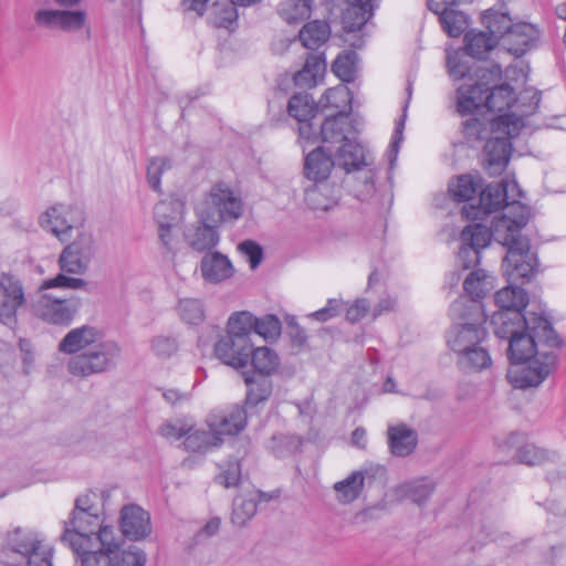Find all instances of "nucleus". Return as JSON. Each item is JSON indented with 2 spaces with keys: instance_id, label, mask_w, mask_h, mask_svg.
I'll return each instance as SVG.
<instances>
[{
  "instance_id": "obj_1",
  "label": "nucleus",
  "mask_w": 566,
  "mask_h": 566,
  "mask_svg": "<svg viewBox=\"0 0 566 566\" xmlns=\"http://www.w3.org/2000/svg\"><path fill=\"white\" fill-rule=\"evenodd\" d=\"M495 334L509 339L507 355L512 367L507 378L514 387H537L555 368V350L562 340L544 316L528 312L521 323L502 325Z\"/></svg>"
},
{
  "instance_id": "obj_2",
  "label": "nucleus",
  "mask_w": 566,
  "mask_h": 566,
  "mask_svg": "<svg viewBox=\"0 0 566 566\" xmlns=\"http://www.w3.org/2000/svg\"><path fill=\"white\" fill-rule=\"evenodd\" d=\"M322 142L335 151L337 165L345 171V187L359 200L374 193L375 172L367 163L364 147L357 143V133L345 116H328L321 126Z\"/></svg>"
},
{
  "instance_id": "obj_3",
  "label": "nucleus",
  "mask_w": 566,
  "mask_h": 566,
  "mask_svg": "<svg viewBox=\"0 0 566 566\" xmlns=\"http://www.w3.org/2000/svg\"><path fill=\"white\" fill-rule=\"evenodd\" d=\"M59 350L72 355L67 360V370L81 378L112 370L122 355L119 344L104 339L103 332L92 325L72 328L61 339Z\"/></svg>"
},
{
  "instance_id": "obj_4",
  "label": "nucleus",
  "mask_w": 566,
  "mask_h": 566,
  "mask_svg": "<svg viewBox=\"0 0 566 566\" xmlns=\"http://www.w3.org/2000/svg\"><path fill=\"white\" fill-rule=\"evenodd\" d=\"M530 210L521 202H513L506 207L501 217L492 223L493 239L507 248L503 259V274L507 281L530 280L537 270L536 254L531 250L528 239L521 235L526 226Z\"/></svg>"
},
{
  "instance_id": "obj_5",
  "label": "nucleus",
  "mask_w": 566,
  "mask_h": 566,
  "mask_svg": "<svg viewBox=\"0 0 566 566\" xmlns=\"http://www.w3.org/2000/svg\"><path fill=\"white\" fill-rule=\"evenodd\" d=\"M523 126L524 122L515 113H505L492 119L474 116L463 122V133L469 142L486 140L484 168L490 176H496L509 164L512 150L510 138L517 136Z\"/></svg>"
},
{
  "instance_id": "obj_6",
  "label": "nucleus",
  "mask_w": 566,
  "mask_h": 566,
  "mask_svg": "<svg viewBox=\"0 0 566 566\" xmlns=\"http://www.w3.org/2000/svg\"><path fill=\"white\" fill-rule=\"evenodd\" d=\"M94 253L95 245L93 235L86 231L80 232L76 239L66 245L59 256L57 263L62 273L44 281L41 289L63 287L70 290H85L87 286L85 280L67 276L65 273L75 275L84 274L90 266Z\"/></svg>"
},
{
  "instance_id": "obj_7",
  "label": "nucleus",
  "mask_w": 566,
  "mask_h": 566,
  "mask_svg": "<svg viewBox=\"0 0 566 566\" xmlns=\"http://www.w3.org/2000/svg\"><path fill=\"white\" fill-rule=\"evenodd\" d=\"M464 308V301L459 300L452 303L451 313L459 315L463 323L453 326L447 335V344L457 355V358L468 352L482 346L486 338V331L483 327L485 323V314L481 304H473Z\"/></svg>"
},
{
  "instance_id": "obj_8",
  "label": "nucleus",
  "mask_w": 566,
  "mask_h": 566,
  "mask_svg": "<svg viewBox=\"0 0 566 566\" xmlns=\"http://www.w3.org/2000/svg\"><path fill=\"white\" fill-rule=\"evenodd\" d=\"M81 0H54L60 9L41 8L33 14L38 28L49 31H60L69 34L83 33L85 40L92 39V28L88 13L84 9H67L80 3Z\"/></svg>"
},
{
  "instance_id": "obj_9",
  "label": "nucleus",
  "mask_w": 566,
  "mask_h": 566,
  "mask_svg": "<svg viewBox=\"0 0 566 566\" xmlns=\"http://www.w3.org/2000/svg\"><path fill=\"white\" fill-rule=\"evenodd\" d=\"M483 24L494 35L499 34L503 46L513 55L522 56L538 38L537 29L531 23L512 24L506 13L488 10L483 14Z\"/></svg>"
},
{
  "instance_id": "obj_10",
  "label": "nucleus",
  "mask_w": 566,
  "mask_h": 566,
  "mask_svg": "<svg viewBox=\"0 0 566 566\" xmlns=\"http://www.w3.org/2000/svg\"><path fill=\"white\" fill-rule=\"evenodd\" d=\"M195 211L201 222L220 224L238 220L243 213V203L230 187L216 184L196 203Z\"/></svg>"
},
{
  "instance_id": "obj_11",
  "label": "nucleus",
  "mask_w": 566,
  "mask_h": 566,
  "mask_svg": "<svg viewBox=\"0 0 566 566\" xmlns=\"http://www.w3.org/2000/svg\"><path fill=\"white\" fill-rule=\"evenodd\" d=\"M522 190L516 180L505 178L501 182L486 186L480 193L479 205L464 206L462 214L468 219H480L484 214L492 213L510 203L520 202Z\"/></svg>"
},
{
  "instance_id": "obj_12",
  "label": "nucleus",
  "mask_w": 566,
  "mask_h": 566,
  "mask_svg": "<svg viewBox=\"0 0 566 566\" xmlns=\"http://www.w3.org/2000/svg\"><path fill=\"white\" fill-rule=\"evenodd\" d=\"M7 546L25 558L28 566H52V548L38 533L15 528L8 534Z\"/></svg>"
},
{
  "instance_id": "obj_13",
  "label": "nucleus",
  "mask_w": 566,
  "mask_h": 566,
  "mask_svg": "<svg viewBox=\"0 0 566 566\" xmlns=\"http://www.w3.org/2000/svg\"><path fill=\"white\" fill-rule=\"evenodd\" d=\"M541 102V93L533 90H527L523 94H521L520 98H516L513 88L509 84H501L495 86L491 92L489 91L485 105L486 109L490 112H504L514 103H521L517 105L520 114H515L520 116L523 120L524 116H528L534 114Z\"/></svg>"
},
{
  "instance_id": "obj_14",
  "label": "nucleus",
  "mask_w": 566,
  "mask_h": 566,
  "mask_svg": "<svg viewBox=\"0 0 566 566\" xmlns=\"http://www.w3.org/2000/svg\"><path fill=\"white\" fill-rule=\"evenodd\" d=\"M81 305L78 297L61 298L49 293L41 294L33 304L36 317L55 325H69Z\"/></svg>"
},
{
  "instance_id": "obj_15",
  "label": "nucleus",
  "mask_w": 566,
  "mask_h": 566,
  "mask_svg": "<svg viewBox=\"0 0 566 566\" xmlns=\"http://www.w3.org/2000/svg\"><path fill=\"white\" fill-rule=\"evenodd\" d=\"M25 293L21 280L11 273L0 274V323L14 326L17 313L25 304Z\"/></svg>"
},
{
  "instance_id": "obj_16",
  "label": "nucleus",
  "mask_w": 566,
  "mask_h": 566,
  "mask_svg": "<svg viewBox=\"0 0 566 566\" xmlns=\"http://www.w3.org/2000/svg\"><path fill=\"white\" fill-rule=\"evenodd\" d=\"M520 280H517L518 282ZM511 284L502 290L497 291L495 294V303L500 307L501 311L493 314L492 322L494 324L506 325L512 322L521 323V319L525 314H522V310L526 307L527 304V294L526 292L517 286H513L512 281H509Z\"/></svg>"
},
{
  "instance_id": "obj_17",
  "label": "nucleus",
  "mask_w": 566,
  "mask_h": 566,
  "mask_svg": "<svg viewBox=\"0 0 566 566\" xmlns=\"http://www.w3.org/2000/svg\"><path fill=\"white\" fill-rule=\"evenodd\" d=\"M83 222L78 209L65 205H56L49 208L41 217L40 224L52 232L61 241L69 238V232Z\"/></svg>"
},
{
  "instance_id": "obj_18",
  "label": "nucleus",
  "mask_w": 566,
  "mask_h": 566,
  "mask_svg": "<svg viewBox=\"0 0 566 566\" xmlns=\"http://www.w3.org/2000/svg\"><path fill=\"white\" fill-rule=\"evenodd\" d=\"M119 545L115 539L114 530L112 526L101 525L91 534L90 544H84L83 551L75 553L82 558H86L88 555L107 556V566H123V554H120V562L114 564V559L118 556ZM138 549L132 547L129 551ZM128 552V549H127Z\"/></svg>"
},
{
  "instance_id": "obj_19",
  "label": "nucleus",
  "mask_w": 566,
  "mask_h": 566,
  "mask_svg": "<svg viewBox=\"0 0 566 566\" xmlns=\"http://www.w3.org/2000/svg\"><path fill=\"white\" fill-rule=\"evenodd\" d=\"M492 238V229L480 223L470 224L462 230L463 245L459 251V259L463 268L468 269L480 262V251L489 245Z\"/></svg>"
},
{
  "instance_id": "obj_20",
  "label": "nucleus",
  "mask_w": 566,
  "mask_h": 566,
  "mask_svg": "<svg viewBox=\"0 0 566 566\" xmlns=\"http://www.w3.org/2000/svg\"><path fill=\"white\" fill-rule=\"evenodd\" d=\"M119 526L123 535L130 541L144 539L151 533L149 513L135 504L122 509Z\"/></svg>"
},
{
  "instance_id": "obj_21",
  "label": "nucleus",
  "mask_w": 566,
  "mask_h": 566,
  "mask_svg": "<svg viewBox=\"0 0 566 566\" xmlns=\"http://www.w3.org/2000/svg\"><path fill=\"white\" fill-rule=\"evenodd\" d=\"M317 108H319L317 104L306 93L294 94L289 101L287 112L298 122V134L304 139H312L316 136L312 119Z\"/></svg>"
},
{
  "instance_id": "obj_22",
  "label": "nucleus",
  "mask_w": 566,
  "mask_h": 566,
  "mask_svg": "<svg viewBox=\"0 0 566 566\" xmlns=\"http://www.w3.org/2000/svg\"><path fill=\"white\" fill-rule=\"evenodd\" d=\"M247 424L245 410L240 406H233L230 410L212 413L208 418V427L221 444L224 436L240 433Z\"/></svg>"
},
{
  "instance_id": "obj_23",
  "label": "nucleus",
  "mask_w": 566,
  "mask_h": 566,
  "mask_svg": "<svg viewBox=\"0 0 566 566\" xmlns=\"http://www.w3.org/2000/svg\"><path fill=\"white\" fill-rule=\"evenodd\" d=\"M214 353L226 365L242 368L249 361L251 343L243 340V338H235L227 333L214 345Z\"/></svg>"
},
{
  "instance_id": "obj_24",
  "label": "nucleus",
  "mask_w": 566,
  "mask_h": 566,
  "mask_svg": "<svg viewBox=\"0 0 566 566\" xmlns=\"http://www.w3.org/2000/svg\"><path fill=\"white\" fill-rule=\"evenodd\" d=\"M490 91L488 82L464 83L457 91V108L461 115L473 114L486 108L485 98Z\"/></svg>"
},
{
  "instance_id": "obj_25",
  "label": "nucleus",
  "mask_w": 566,
  "mask_h": 566,
  "mask_svg": "<svg viewBox=\"0 0 566 566\" xmlns=\"http://www.w3.org/2000/svg\"><path fill=\"white\" fill-rule=\"evenodd\" d=\"M200 272L206 282L217 284L230 279L234 268L227 255L211 252L206 253L201 259Z\"/></svg>"
},
{
  "instance_id": "obj_26",
  "label": "nucleus",
  "mask_w": 566,
  "mask_h": 566,
  "mask_svg": "<svg viewBox=\"0 0 566 566\" xmlns=\"http://www.w3.org/2000/svg\"><path fill=\"white\" fill-rule=\"evenodd\" d=\"M340 190L327 181L314 182L305 191V202L314 211H328L338 205Z\"/></svg>"
},
{
  "instance_id": "obj_27",
  "label": "nucleus",
  "mask_w": 566,
  "mask_h": 566,
  "mask_svg": "<svg viewBox=\"0 0 566 566\" xmlns=\"http://www.w3.org/2000/svg\"><path fill=\"white\" fill-rule=\"evenodd\" d=\"M388 447L395 457L411 454L418 443V433L405 423L389 426L387 429Z\"/></svg>"
},
{
  "instance_id": "obj_28",
  "label": "nucleus",
  "mask_w": 566,
  "mask_h": 566,
  "mask_svg": "<svg viewBox=\"0 0 566 566\" xmlns=\"http://www.w3.org/2000/svg\"><path fill=\"white\" fill-rule=\"evenodd\" d=\"M218 226L219 224H212L211 222H201L198 219L197 224H192L186 229L184 233L185 240L190 248L198 252L210 251L220 240L217 230Z\"/></svg>"
},
{
  "instance_id": "obj_29",
  "label": "nucleus",
  "mask_w": 566,
  "mask_h": 566,
  "mask_svg": "<svg viewBox=\"0 0 566 566\" xmlns=\"http://www.w3.org/2000/svg\"><path fill=\"white\" fill-rule=\"evenodd\" d=\"M104 493L87 492L80 495L75 501V523L83 527V518L87 517L90 524L99 525L104 523L103 514Z\"/></svg>"
},
{
  "instance_id": "obj_30",
  "label": "nucleus",
  "mask_w": 566,
  "mask_h": 566,
  "mask_svg": "<svg viewBox=\"0 0 566 566\" xmlns=\"http://www.w3.org/2000/svg\"><path fill=\"white\" fill-rule=\"evenodd\" d=\"M334 167H339L336 159L333 160L323 147H317L305 157L304 174L314 182L326 181Z\"/></svg>"
},
{
  "instance_id": "obj_31",
  "label": "nucleus",
  "mask_w": 566,
  "mask_h": 566,
  "mask_svg": "<svg viewBox=\"0 0 566 566\" xmlns=\"http://www.w3.org/2000/svg\"><path fill=\"white\" fill-rule=\"evenodd\" d=\"M317 106L322 111H334L332 116H345L352 111V94L347 86L340 84L326 90Z\"/></svg>"
},
{
  "instance_id": "obj_32",
  "label": "nucleus",
  "mask_w": 566,
  "mask_h": 566,
  "mask_svg": "<svg viewBox=\"0 0 566 566\" xmlns=\"http://www.w3.org/2000/svg\"><path fill=\"white\" fill-rule=\"evenodd\" d=\"M82 523L83 527L75 523V510H73L70 521L65 522V531L61 537L62 542L69 544L74 553H80L83 551L84 544H90L91 534L98 527V525L90 524L87 517H84Z\"/></svg>"
},
{
  "instance_id": "obj_33",
  "label": "nucleus",
  "mask_w": 566,
  "mask_h": 566,
  "mask_svg": "<svg viewBox=\"0 0 566 566\" xmlns=\"http://www.w3.org/2000/svg\"><path fill=\"white\" fill-rule=\"evenodd\" d=\"M368 475L369 470L353 471L346 479L336 482L333 485L336 500L342 504H349L357 500L364 489L365 479Z\"/></svg>"
},
{
  "instance_id": "obj_34",
  "label": "nucleus",
  "mask_w": 566,
  "mask_h": 566,
  "mask_svg": "<svg viewBox=\"0 0 566 566\" xmlns=\"http://www.w3.org/2000/svg\"><path fill=\"white\" fill-rule=\"evenodd\" d=\"M494 287V279L485 270L471 271L463 281V290L471 298V304H480L478 301L488 295Z\"/></svg>"
},
{
  "instance_id": "obj_35",
  "label": "nucleus",
  "mask_w": 566,
  "mask_h": 566,
  "mask_svg": "<svg viewBox=\"0 0 566 566\" xmlns=\"http://www.w3.org/2000/svg\"><path fill=\"white\" fill-rule=\"evenodd\" d=\"M344 24L348 31L360 29L373 17L376 0H347Z\"/></svg>"
},
{
  "instance_id": "obj_36",
  "label": "nucleus",
  "mask_w": 566,
  "mask_h": 566,
  "mask_svg": "<svg viewBox=\"0 0 566 566\" xmlns=\"http://www.w3.org/2000/svg\"><path fill=\"white\" fill-rule=\"evenodd\" d=\"M465 52L473 57H483L497 43L499 34L494 35L488 31H470L465 34Z\"/></svg>"
},
{
  "instance_id": "obj_37",
  "label": "nucleus",
  "mask_w": 566,
  "mask_h": 566,
  "mask_svg": "<svg viewBox=\"0 0 566 566\" xmlns=\"http://www.w3.org/2000/svg\"><path fill=\"white\" fill-rule=\"evenodd\" d=\"M248 387L245 403L256 406L264 402L272 395L273 384L266 376L253 375L245 377Z\"/></svg>"
},
{
  "instance_id": "obj_38",
  "label": "nucleus",
  "mask_w": 566,
  "mask_h": 566,
  "mask_svg": "<svg viewBox=\"0 0 566 566\" xmlns=\"http://www.w3.org/2000/svg\"><path fill=\"white\" fill-rule=\"evenodd\" d=\"M458 367L464 373H480L492 366L489 350L482 345L457 358Z\"/></svg>"
},
{
  "instance_id": "obj_39",
  "label": "nucleus",
  "mask_w": 566,
  "mask_h": 566,
  "mask_svg": "<svg viewBox=\"0 0 566 566\" xmlns=\"http://www.w3.org/2000/svg\"><path fill=\"white\" fill-rule=\"evenodd\" d=\"M329 34V25L323 21L315 20L301 29L298 38L303 46L315 50L327 41Z\"/></svg>"
},
{
  "instance_id": "obj_40",
  "label": "nucleus",
  "mask_w": 566,
  "mask_h": 566,
  "mask_svg": "<svg viewBox=\"0 0 566 566\" xmlns=\"http://www.w3.org/2000/svg\"><path fill=\"white\" fill-rule=\"evenodd\" d=\"M250 356L252 366L260 376H271L281 365L279 355L266 346L251 350Z\"/></svg>"
},
{
  "instance_id": "obj_41",
  "label": "nucleus",
  "mask_w": 566,
  "mask_h": 566,
  "mask_svg": "<svg viewBox=\"0 0 566 566\" xmlns=\"http://www.w3.org/2000/svg\"><path fill=\"white\" fill-rule=\"evenodd\" d=\"M182 214V203L178 200H163L154 208L157 226H178Z\"/></svg>"
},
{
  "instance_id": "obj_42",
  "label": "nucleus",
  "mask_w": 566,
  "mask_h": 566,
  "mask_svg": "<svg viewBox=\"0 0 566 566\" xmlns=\"http://www.w3.org/2000/svg\"><path fill=\"white\" fill-rule=\"evenodd\" d=\"M312 10V0H282L279 13L287 23H298L307 19Z\"/></svg>"
},
{
  "instance_id": "obj_43",
  "label": "nucleus",
  "mask_w": 566,
  "mask_h": 566,
  "mask_svg": "<svg viewBox=\"0 0 566 566\" xmlns=\"http://www.w3.org/2000/svg\"><path fill=\"white\" fill-rule=\"evenodd\" d=\"M398 491L401 496L411 500L418 505H422L433 493L434 483L428 479H422L405 483L399 488Z\"/></svg>"
},
{
  "instance_id": "obj_44",
  "label": "nucleus",
  "mask_w": 566,
  "mask_h": 566,
  "mask_svg": "<svg viewBox=\"0 0 566 566\" xmlns=\"http://www.w3.org/2000/svg\"><path fill=\"white\" fill-rule=\"evenodd\" d=\"M237 1L217 0L210 9L211 22L218 28H229L238 18Z\"/></svg>"
},
{
  "instance_id": "obj_45",
  "label": "nucleus",
  "mask_w": 566,
  "mask_h": 566,
  "mask_svg": "<svg viewBox=\"0 0 566 566\" xmlns=\"http://www.w3.org/2000/svg\"><path fill=\"white\" fill-rule=\"evenodd\" d=\"M256 323V317L249 312L233 313L228 321V334L235 338H243L245 342H250L249 335L253 332V327Z\"/></svg>"
},
{
  "instance_id": "obj_46",
  "label": "nucleus",
  "mask_w": 566,
  "mask_h": 566,
  "mask_svg": "<svg viewBox=\"0 0 566 566\" xmlns=\"http://www.w3.org/2000/svg\"><path fill=\"white\" fill-rule=\"evenodd\" d=\"M332 70L343 82L354 81L358 70V54L355 51H345L334 61Z\"/></svg>"
},
{
  "instance_id": "obj_47",
  "label": "nucleus",
  "mask_w": 566,
  "mask_h": 566,
  "mask_svg": "<svg viewBox=\"0 0 566 566\" xmlns=\"http://www.w3.org/2000/svg\"><path fill=\"white\" fill-rule=\"evenodd\" d=\"M480 188L479 180L471 175L459 176L449 186V192L457 201H470Z\"/></svg>"
},
{
  "instance_id": "obj_48",
  "label": "nucleus",
  "mask_w": 566,
  "mask_h": 566,
  "mask_svg": "<svg viewBox=\"0 0 566 566\" xmlns=\"http://www.w3.org/2000/svg\"><path fill=\"white\" fill-rule=\"evenodd\" d=\"M256 513V494L238 496L233 501L231 521L238 526H243Z\"/></svg>"
},
{
  "instance_id": "obj_49",
  "label": "nucleus",
  "mask_w": 566,
  "mask_h": 566,
  "mask_svg": "<svg viewBox=\"0 0 566 566\" xmlns=\"http://www.w3.org/2000/svg\"><path fill=\"white\" fill-rule=\"evenodd\" d=\"M184 444L187 450L192 452H206L210 448L220 446L210 428L208 431L192 429L188 434H186Z\"/></svg>"
},
{
  "instance_id": "obj_50",
  "label": "nucleus",
  "mask_w": 566,
  "mask_h": 566,
  "mask_svg": "<svg viewBox=\"0 0 566 566\" xmlns=\"http://www.w3.org/2000/svg\"><path fill=\"white\" fill-rule=\"evenodd\" d=\"M180 318L191 325H197L205 319V307L199 298H180L177 306Z\"/></svg>"
},
{
  "instance_id": "obj_51",
  "label": "nucleus",
  "mask_w": 566,
  "mask_h": 566,
  "mask_svg": "<svg viewBox=\"0 0 566 566\" xmlns=\"http://www.w3.org/2000/svg\"><path fill=\"white\" fill-rule=\"evenodd\" d=\"M517 458L522 463L527 465H541L546 462H554L558 459V454L535 444H525L518 449Z\"/></svg>"
},
{
  "instance_id": "obj_52",
  "label": "nucleus",
  "mask_w": 566,
  "mask_h": 566,
  "mask_svg": "<svg viewBox=\"0 0 566 566\" xmlns=\"http://www.w3.org/2000/svg\"><path fill=\"white\" fill-rule=\"evenodd\" d=\"M439 22L443 31L451 38L460 36L468 27L467 15L457 9L439 14Z\"/></svg>"
},
{
  "instance_id": "obj_53",
  "label": "nucleus",
  "mask_w": 566,
  "mask_h": 566,
  "mask_svg": "<svg viewBox=\"0 0 566 566\" xmlns=\"http://www.w3.org/2000/svg\"><path fill=\"white\" fill-rule=\"evenodd\" d=\"M468 54L461 51L449 52L447 56V66L449 75L455 80H462L469 76V80L472 81L470 72L472 66L469 64Z\"/></svg>"
},
{
  "instance_id": "obj_54",
  "label": "nucleus",
  "mask_w": 566,
  "mask_h": 566,
  "mask_svg": "<svg viewBox=\"0 0 566 566\" xmlns=\"http://www.w3.org/2000/svg\"><path fill=\"white\" fill-rule=\"evenodd\" d=\"M195 424L192 421L187 419H174L164 422L158 428V433L167 439V440H179L182 437H186L192 429Z\"/></svg>"
},
{
  "instance_id": "obj_55",
  "label": "nucleus",
  "mask_w": 566,
  "mask_h": 566,
  "mask_svg": "<svg viewBox=\"0 0 566 566\" xmlns=\"http://www.w3.org/2000/svg\"><path fill=\"white\" fill-rule=\"evenodd\" d=\"M171 164L170 160L166 157H153L148 160L147 164V182L148 186L154 190L159 192L161 190L160 180L161 175L170 169Z\"/></svg>"
},
{
  "instance_id": "obj_56",
  "label": "nucleus",
  "mask_w": 566,
  "mask_h": 566,
  "mask_svg": "<svg viewBox=\"0 0 566 566\" xmlns=\"http://www.w3.org/2000/svg\"><path fill=\"white\" fill-rule=\"evenodd\" d=\"M281 327L280 319L275 315L269 314L261 318L256 317L253 332L262 336L265 340H270L280 336Z\"/></svg>"
},
{
  "instance_id": "obj_57",
  "label": "nucleus",
  "mask_w": 566,
  "mask_h": 566,
  "mask_svg": "<svg viewBox=\"0 0 566 566\" xmlns=\"http://www.w3.org/2000/svg\"><path fill=\"white\" fill-rule=\"evenodd\" d=\"M326 72V62L323 54H311L305 61L302 70L298 71V80L302 81L303 75L310 74V81L316 83L324 76Z\"/></svg>"
},
{
  "instance_id": "obj_58",
  "label": "nucleus",
  "mask_w": 566,
  "mask_h": 566,
  "mask_svg": "<svg viewBox=\"0 0 566 566\" xmlns=\"http://www.w3.org/2000/svg\"><path fill=\"white\" fill-rule=\"evenodd\" d=\"M151 352L159 358H170L178 350V342L175 337L158 335L150 342Z\"/></svg>"
},
{
  "instance_id": "obj_59",
  "label": "nucleus",
  "mask_w": 566,
  "mask_h": 566,
  "mask_svg": "<svg viewBox=\"0 0 566 566\" xmlns=\"http://www.w3.org/2000/svg\"><path fill=\"white\" fill-rule=\"evenodd\" d=\"M298 440L286 434L273 436L270 449L279 458L293 453L298 448Z\"/></svg>"
},
{
  "instance_id": "obj_60",
  "label": "nucleus",
  "mask_w": 566,
  "mask_h": 566,
  "mask_svg": "<svg viewBox=\"0 0 566 566\" xmlns=\"http://www.w3.org/2000/svg\"><path fill=\"white\" fill-rule=\"evenodd\" d=\"M239 251L247 258L251 269H255L262 261V248L252 240H245L239 244Z\"/></svg>"
},
{
  "instance_id": "obj_61",
  "label": "nucleus",
  "mask_w": 566,
  "mask_h": 566,
  "mask_svg": "<svg viewBox=\"0 0 566 566\" xmlns=\"http://www.w3.org/2000/svg\"><path fill=\"white\" fill-rule=\"evenodd\" d=\"M241 476V468L239 462H230L219 475L216 481L224 488H232L239 484Z\"/></svg>"
},
{
  "instance_id": "obj_62",
  "label": "nucleus",
  "mask_w": 566,
  "mask_h": 566,
  "mask_svg": "<svg viewBox=\"0 0 566 566\" xmlns=\"http://www.w3.org/2000/svg\"><path fill=\"white\" fill-rule=\"evenodd\" d=\"M342 312V301L337 298H331L328 300L325 307L315 311L310 314V317L318 321V322H326L333 317H336Z\"/></svg>"
},
{
  "instance_id": "obj_63",
  "label": "nucleus",
  "mask_w": 566,
  "mask_h": 566,
  "mask_svg": "<svg viewBox=\"0 0 566 566\" xmlns=\"http://www.w3.org/2000/svg\"><path fill=\"white\" fill-rule=\"evenodd\" d=\"M177 226H158V237L164 248L169 253H175L178 245V238L175 233Z\"/></svg>"
},
{
  "instance_id": "obj_64",
  "label": "nucleus",
  "mask_w": 566,
  "mask_h": 566,
  "mask_svg": "<svg viewBox=\"0 0 566 566\" xmlns=\"http://www.w3.org/2000/svg\"><path fill=\"white\" fill-rule=\"evenodd\" d=\"M287 335L294 348L301 349L307 343V335L305 331L294 321L287 323Z\"/></svg>"
}]
</instances>
